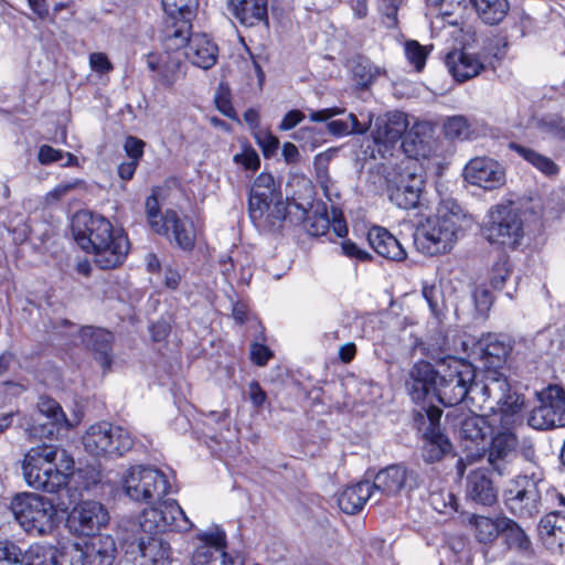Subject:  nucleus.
<instances>
[{
  "label": "nucleus",
  "mask_w": 565,
  "mask_h": 565,
  "mask_svg": "<svg viewBox=\"0 0 565 565\" xmlns=\"http://www.w3.org/2000/svg\"><path fill=\"white\" fill-rule=\"evenodd\" d=\"M481 392L484 395L486 407L491 412L489 425L492 439L488 461L493 470L504 475L516 455L519 438L515 427L522 424L524 398L500 373L489 374Z\"/></svg>",
  "instance_id": "nucleus-1"
},
{
  "label": "nucleus",
  "mask_w": 565,
  "mask_h": 565,
  "mask_svg": "<svg viewBox=\"0 0 565 565\" xmlns=\"http://www.w3.org/2000/svg\"><path fill=\"white\" fill-rule=\"evenodd\" d=\"M74 239L95 265L103 269L120 266L129 253L128 237L104 216L87 211L77 212L72 221Z\"/></svg>",
  "instance_id": "nucleus-2"
},
{
  "label": "nucleus",
  "mask_w": 565,
  "mask_h": 565,
  "mask_svg": "<svg viewBox=\"0 0 565 565\" xmlns=\"http://www.w3.org/2000/svg\"><path fill=\"white\" fill-rule=\"evenodd\" d=\"M471 225V218L454 199L439 203L436 214L418 224L414 233L417 250L427 256L449 253L465 230Z\"/></svg>",
  "instance_id": "nucleus-3"
},
{
  "label": "nucleus",
  "mask_w": 565,
  "mask_h": 565,
  "mask_svg": "<svg viewBox=\"0 0 565 565\" xmlns=\"http://www.w3.org/2000/svg\"><path fill=\"white\" fill-rule=\"evenodd\" d=\"M74 460L67 451L56 445L41 444L30 448L22 461L26 483L36 490L57 492L68 482Z\"/></svg>",
  "instance_id": "nucleus-4"
},
{
  "label": "nucleus",
  "mask_w": 565,
  "mask_h": 565,
  "mask_svg": "<svg viewBox=\"0 0 565 565\" xmlns=\"http://www.w3.org/2000/svg\"><path fill=\"white\" fill-rule=\"evenodd\" d=\"M440 367L441 372L435 394L441 404L445 406L458 405L466 399L469 392L480 394L484 398L481 392L483 385H473L475 370L470 364L454 359L448 364H440ZM493 373L489 372L484 379Z\"/></svg>",
  "instance_id": "nucleus-5"
},
{
  "label": "nucleus",
  "mask_w": 565,
  "mask_h": 565,
  "mask_svg": "<svg viewBox=\"0 0 565 565\" xmlns=\"http://www.w3.org/2000/svg\"><path fill=\"white\" fill-rule=\"evenodd\" d=\"M10 509L26 532L39 535L51 532L57 516L56 508L50 499L31 492L17 494Z\"/></svg>",
  "instance_id": "nucleus-6"
},
{
  "label": "nucleus",
  "mask_w": 565,
  "mask_h": 565,
  "mask_svg": "<svg viewBox=\"0 0 565 565\" xmlns=\"http://www.w3.org/2000/svg\"><path fill=\"white\" fill-rule=\"evenodd\" d=\"M131 434L108 422L93 424L83 435L84 449L96 458H117L132 449Z\"/></svg>",
  "instance_id": "nucleus-7"
},
{
  "label": "nucleus",
  "mask_w": 565,
  "mask_h": 565,
  "mask_svg": "<svg viewBox=\"0 0 565 565\" xmlns=\"http://www.w3.org/2000/svg\"><path fill=\"white\" fill-rule=\"evenodd\" d=\"M121 488L130 500L152 504L168 493L169 482L164 473L154 467L135 466L124 472Z\"/></svg>",
  "instance_id": "nucleus-8"
},
{
  "label": "nucleus",
  "mask_w": 565,
  "mask_h": 565,
  "mask_svg": "<svg viewBox=\"0 0 565 565\" xmlns=\"http://www.w3.org/2000/svg\"><path fill=\"white\" fill-rule=\"evenodd\" d=\"M544 486L541 471L519 475L511 480L504 491L505 504L510 512L519 518H532L540 513Z\"/></svg>",
  "instance_id": "nucleus-9"
},
{
  "label": "nucleus",
  "mask_w": 565,
  "mask_h": 565,
  "mask_svg": "<svg viewBox=\"0 0 565 565\" xmlns=\"http://www.w3.org/2000/svg\"><path fill=\"white\" fill-rule=\"evenodd\" d=\"M483 235L490 243L515 247L523 237V222L511 203L499 204L489 212Z\"/></svg>",
  "instance_id": "nucleus-10"
},
{
  "label": "nucleus",
  "mask_w": 565,
  "mask_h": 565,
  "mask_svg": "<svg viewBox=\"0 0 565 565\" xmlns=\"http://www.w3.org/2000/svg\"><path fill=\"white\" fill-rule=\"evenodd\" d=\"M139 524L146 534L166 531L188 532L193 527V523L175 500H167L158 507L145 509L140 514Z\"/></svg>",
  "instance_id": "nucleus-11"
},
{
  "label": "nucleus",
  "mask_w": 565,
  "mask_h": 565,
  "mask_svg": "<svg viewBox=\"0 0 565 565\" xmlns=\"http://www.w3.org/2000/svg\"><path fill=\"white\" fill-rule=\"evenodd\" d=\"M167 14L164 21V45L168 50H178L185 43L191 30L190 19L198 0H161Z\"/></svg>",
  "instance_id": "nucleus-12"
},
{
  "label": "nucleus",
  "mask_w": 565,
  "mask_h": 565,
  "mask_svg": "<svg viewBox=\"0 0 565 565\" xmlns=\"http://www.w3.org/2000/svg\"><path fill=\"white\" fill-rule=\"evenodd\" d=\"M541 405L531 412L527 423L535 429L565 426V391L551 385L540 394Z\"/></svg>",
  "instance_id": "nucleus-13"
},
{
  "label": "nucleus",
  "mask_w": 565,
  "mask_h": 565,
  "mask_svg": "<svg viewBox=\"0 0 565 565\" xmlns=\"http://www.w3.org/2000/svg\"><path fill=\"white\" fill-rule=\"evenodd\" d=\"M424 178L417 172V167L408 162L396 180L388 185L390 201L399 209L411 210L419 205L424 189Z\"/></svg>",
  "instance_id": "nucleus-14"
},
{
  "label": "nucleus",
  "mask_w": 565,
  "mask_h": 565,
  "mask_svg": "<svg viewBox=\"0 0 565 565\" xmlns=\"http://www.w3.org/2000/svg\"><path fill=\"white\" fill-rule=\"evenodd\" d=\"M109 522L108 510L98 501H83L71 511L67 524L71 531L81 535H92Z\"/></svg>",
  "instance_id": "nucleus-15"
},
{
  "label": "nucleus",
  "mask_w": 565,
  "mask_h": 565,
  "mask_svg": "<svg viewBox=\"0 0 565 565\" xmlns=\"http://www.w3.org/2000/svg\"><path fill=\"white\" fill-rule=\"evenodd\" d=\"M463 177L470 184L491 191L505 183V169L492 158L476 157L466 164Z\"/></svg>",
  "instance_id": "nucleus-16"
},
{
  "label": "nucleus",
  "mask_w": 565,
  "mask_h": 565,
  "mask_svg": "<svg viewBox=\"0 0 565 565\" xmlns=\"http://www.w3.org/2000/svg\"><path fill=\"white\" fill-rule=\"evenodd\" d=\"M115 543L109 535L93 536L83 545H73V565H111Z\"/></svg>",
  "instance_id": "nucleus-17"
},
{
  "label": "nucleus",
  "mask_w": 565,
  "mask_h": 565,
  "mask_svg": "<svg viewBox=\"0 0 565 565\" xmlns=\"http://www.w3.org/2000/svg\"><path fill=\"white\" fill-rule=\"evenodd\" d=\"M38 411L47 422H41L40 418L34 419L33 424L29 425L25 429L30 439H41L52 436L54 434V426L66 428L71 426L60 404L47 396L40 397Z\"/></svg>",
  "instance_id": "nucleus-18"
},
{
  "label": "nucleus",
  "mask_w": 565,
  "mask_h": 565,
  "mask_svg": "<svg viewBox=\"0 0 565 565\" xmlns=\"http://www.w3.org/2000/svg\"><path fill=\"white\" fill-rule=\"evenodd\" d=\"M375 495H395L404 489H413L417 486V476L414 471H408L402 465H391L380 470L373 483Z\"/></svg>",
  "instance_id": "nucleus-19"
},
{
  "label": "nucleus",
  "mask_w": 565,
  "mask_h": 565,
  "mask_svg": "<svg viewBox=\"0 0 565 565\" xmlns=\"http://www.w3.org/2000/svg\"><path fill=\"white\" fill-rule=\"evenodd\" d=\"M441 367L435 370L434 366L425 361H419L409 370L406 390L413 401L419 402L433 392L435 393Z\"/></svg>",
  "instance_id": "nucleus-20"
},
{
  "label": "nucleus",
  "mask_w": 565,
  "mask_h": 565,
  "mask_svg": "<svg viewBox=\"0 0 565 565\" xmlns=\"http://www.w3.org/2000/svg\"><path fill=\"white\" fill-rule=\"evenodd\" d=\"M182 47H185L184 56L193 65L203 70L211 68L217 61V46L206 34H191L189 31Z\"/></svg>",
  "instance_id": "nucleus-21"
},
{
  "label": "nucleus",
  "mask_w": 565,
  "mask_h": 565,
  "mask_svg": "<svg viewBox=\"0 0 565 565\" xmlns=\"http://www.w3.org/2000/svg\"><path fill=\"white\" fill-rule=\"evenodd\" d=\"M491 431L489 417L470 414L459 422V437L465 443L466 450L472 456H480L484 449V438Z\"/></svg>",
  "instance_id": "nucleus-22"
},
{
  "label": "nucleus",
  "mask_w": 565,
  "mask_h": 565,
  "mask_svg": "<svg viewBox=\"0 0 565 565\" xmlns=\"http://www.w3.org/2000/svg\"><path fill=\"white\" fill-rule=\"evenodd\" d=\"M407 128V116L404 113H387L376 118L372 137L375 143L390 147L405 135Z\"/></svg>",
  "instance_id": "nucleus-23"
},
{
  "label": "nucleus",
  "mask_w": 565,
  "mask_h": 565,
  "mask_svg": "<svg viewBox=\"0 0 565 565\" xmlns=\"http://www.w3.org/2000/svg\"><path fill=\"white\" fill-rule=\"evenodd\" d=\"M225 533L217 529H210L198 534L199 545L192 555V565H217L222 548H225Z\"/></svg>",
  "instance_id": "nucleus-24"
},
{
  "label": "nucleus",
  "mask_w": 565,
  "mask_h": 565,
  "mask_svg": "<svg viewBox=\"0 0 565 565\" xmlns=\"http://www.w3.org/2000/svg\"><path fill=\"white\" fill-rule=\"evenodd\" d=\"M445 65L459 83L478 76L484 68L480 57L463 50H454L445 56Z\"/></svg>",
  "instance_id": "nucleus-25"
},
{
  "label": "nucleus",
  "mask_w": 565,
  "mask_h": 565,
  "mask_svg": "<svg viewBox=\"0 0 565 565\" xmlns=\"http://www.w3.org/2000/svg\"><path fill=\"white\" fill-rule=\"evenodd\" d=\"M166 232H157L159 235L166 236L183 250H192L195 245V231L191 220L180 218L175 211H166Z\"/></svg>",
  "instance_id": "nucleus-26"
},
{
  "label": "nucleus",
  "mask_w": 565,
  "mask_h": 565,
  "mask_svg": "<svg viewBox=\"0 0 565 565\" xmlns=\"http://www.w3.org/2000/svg\"><path fill=\"white\" fill-rule=\"evenodd\" d=\"M282 200L280 192V184L275 181L274 177L268 172L259 173L253 181L249 194L248 205L249 210H254L256 217L260 214L258 209L260 204Z\"/></svg>",
  "instance_id": "nucleus-27"
},
{
  "label": "nucleus",
  "mask_w": 565,
  "mask_h": 565,
  "mask_svg": "<svg viewBox=\"0 0 565 565\" xmlns=\"http://www.w3.org/2000/svg\"><path fill=\"white\" fill-rule=\"evenodd\" d=\"M539 534L552 552H562L565 546V513L554 511L544 515L539 524Z\"/></svg>",
  "instance_id": "nucleus-28"
},
{
  "label": "nucleus",
  "mask_w": 565,
  "mask_h": 565,
  "mask_svg": "<svg viewBox=\"0 0 565 565\" xmlns=\"http://www.w3.org/2000/svg\"><path fill=\"white\" fill-rule=\"evenodd\" d=\"M82 343L92 350L96 359L99 361L104 369H108L111 363L110 350L113 342V334L102 328L83 327L79 331Z\"/></svg>",
  "instance_id": "nucleus-29"
},
{
  "label": "nucleus",
  "mask_w": 565,
  "mask_h": 565,
  "mask_svg": "<svg viewBox=\"0 0 565 565\" xmlns=\"http://www.w3.org/2000/svg\"><path fill=\"white\" fill-rule=\"evenodd\" d=\"M140 565H170V544L158 534H148L139 540Z\"/></svg>",
  "instance_id": "nucleus-30"
},
{
  "label": "nucleus",
  "mask_w": 565,
  "mask_h": 565,
  "mask_svg": "<svg viewBox=\"0 0 565 565\" xmlns=\"http://www.w3.org/2000/svg\"><path fill=\"white\" fill-rule=\"evenodd\" d=\"M257 217L254 210L248 209V215L254 225L264 232H276L282 227L287 216V204L284 200H276L260 204Z\"/></svg>",
  "instance_id": "nucleus-31"
},
{
  "label": "nucleus",
  "mask_w": 565,
  "mask_h": 565,
  "mask_svg": "<svg viewBox=\"0 0 565 565\" xmlns=\"http://www.w3.org/2000/svg\"><path fill=\"white\" fill-rule=\"evenodd\" d=\"M180 49L174 50L175 53H164L161 55H147V65L151 71L158 72L160 82L166 87H171L181 76L182 62L181 55L178 53Z\"/></svg>",
  "instance_id": "nucleus-32"
},
{
  "label": "nucleus",
  "mask_w": 565,
  "mask_h": 565,
  "mask_svg": "<svg viewBox=\"0 0 565 565\" xmlns=\"http://www.w3.org/2000/svg\"><path fill=\"white\" fill-rule=\"evenodd\" d=\"M467 497L481 505L497 502L498 491L483 470L471 471L467 477Z\"/></svg>",
  "instance_id": "nucleus-33"
},
{
  "label": "nucleus",
  "mask_w": 565,
  "mask_h": 565,
  "mask_svg": "<svg viewBox=\"0 0 565 565\" xmlns=\"http://www.w3.org/2000/svg\"><path fill=\"white\" fill-rule=\"evenodd\" d=\"M228 9L244 25L268 23L267 0H228Z\"/></svg>",
  "instance_id": "nucleus-34"
},
{
  "label": "nucleus",
  "mask_w": 565,
  "mask_h": 565,
  "mask_svg": "<svg viewBox=\"0 0 565 565\" xmlns=\"http://www.w3.org/2000/svg\"><path fill=\"white\" fill-rule=\"evenodd\" d=\"M367 239L372 248L382 257L392 260H403L406 252L399 241L383 227H372L369 231Z\"/></svg>",
  "instance_id": "nucleus-35"
},
{
  "label": "nucleus",
  "mask_w": 565,
  "mask_h": 565,
  "mask_svg": "<svg viewBox=\"0 0 565 565\" xmlns=\"http://www.w3.org/2000/svg\"><path fill=\"white\" fill-rule=\"evenodd\" d=\"M375 497L370 481H361L347 487L338 497L339 508L347 514H355Z\"/></svg>",
  "instance_id": "nucleus-36"
},
{
  "label": "nucleus",
  "mask_w": 565,
  "mask_h": 565,
  "mask_svg": "<svg viewBox=\"0 0 565 565\" xmlns=\"http://www.w3.org/2000/svg\"><path fill=\"white\" fill-rule=\"evenodd\" d=\"M504 516L489 518L471 514L468 518V524L473 529V535L480 544L492 545L501 533Z\"/></svg>",
  "instance_id": "nucleus-37"
},
{
  "label": "nucleus",
  "mask_w": 565,
  "mask_h": 565,
  "mask_svg": "<svg viewBox=\"0 0 565 565\" xmlns=\"http://www.w3.org/2000/svg\"><path fill=\"white\" fill-rule=\"evenodd\" d=\"M480 20L488 25L501 23L510 10L508 0H470Z\"/></svg>",
  "instance_id": "nucleus-38"
},
{
  "label": "nucleus",
  "mask_w": 565,
  "mask_h": 565,
  "mask_svg": "<svg viewBox=\"0 0 565 565\" xmlns=\"http://www.w3.org/2000/svg\"><path fill=\"white\" fill-rule=\"evenodd\" d=\"M510 149L515 151L526 162L532 164L541 173L546 177H555L559 172L558 166L548 157L540 153L539 151L515 142L510 143Z\"/></svg>",
  "instance_id": "nucleus-39"
},
{
  "label": "nucleus",
  "mask_w": 565,
  "mask_h": 565,
  "mask_svg": "<svg viewBox=\"0 0 565 565\" xmlns=\"http://www.w3.org/2000/svg\"><path fill=\"white\" fill-rule=\"evenodd\" d=\"M500 535L503 537L509 548L520 553H526L531 550L532 543L524 529L514 520L504 516Z\"/></svg>",
  "instance_id": "nucleus-40"
},
{
  "label": "nucleus",
  "mask_w": 565,
  "mask_h": 565,
  "mask_svg": "<svg viewBox=\"0 0 565 565\" xmlns=\"http://www.w3.org/2000/svg\"><path fill=\"white\" fill-rule=\"evenodd\" d=\"M450 447L449 440L441 433L440 428H426L424 445V458L426 461L434 462L441 459L450 450Z\"/></svg>",
  "instance_id": "nucleus-41"
},
{
  "label": "nucleus",
  "mask_w": 565,
  "mask_h": 565,
  "mask_svg": "<svg viewBox=\"0 0 565 565\" xmlns=\"http://www.w3.org/2000/svg\"><path fill=\"white\" fill-rule=\"evenodd\" d=\"M372 125V115H367V121L361 122L354 114H349L347 119L330 120L327 124L328 131L337 137L348 135H363Z\"/></svg>",
  "instance_id": "nucleus-42"
},
{
  "label": "nucleus",
  "mask_w": 565,
  "mask_h": 565,
  "mask_svg": "<svg viewBox=\"0 0 565 565\" xmlns=\"http://www.w3.org/2000/svg\"><path fill=\"white\" fill-rule=\"evenodd\" d=\"M433 127L427 121H417L412 128L406 131L403 140V148L405 152H414L418 154L426 149V139L431 135Z\"/></svg>",
  "instance_id": "nucleus-43"
},
{
  "label": "nucleus",
  "mask_w": 565,
  "mask_h": 565,
  "mask_svg": "<svg viewBox=\"0 0 565 565\" xmlns=\"http://www.w3.org/2000/svg\"><path fill=\"white\" fill-rule=\"evenodd\" d=\"M481 358L491 366H498L509 355L511 347L495 335L488 338L479 343Z\"/></svg>",
  "instance_id": "nucleus-44"
},
{
  "label": "nucleus",
  "mask_w": 565,
  "mask_h": 565,
  "mask_svg": "<svg viewBox=\"0 0 565 565\" xmlns=\"http://www.w3.org/2000/svg\"><path fill=\"white\" fill-rule=\"evenodd\" d=\"M24 565H61L52 546L31 545L24 553Z\"/></svg>",
  "instance_id": "nucleus-45"
},
{
  "label": "nucleus",
  "mask_w": 565,
  "mask_h": 565,
  "mask_svg": "<svg viewBox=\"0 0 565 565\" xmlns=\"http://www.w3.org/2000/svg\"><path fill=\"white\" fill-rule=\"evenodd\" d=\"M353 76L361 87H367L380 75V68L366 58L359 60L352 67Z\"/></svg>",
  "instance_id": "nucleus-46"
},
{
  "label": "nucleus",
  "mask_w": 565,
  "mask_h": 565,
  "mask_svg": "<svg viewBox=\"0 0 565 565\" xmlns=\"http://www.w3.org/2000/svg\"><path fill=\"white\" fill-rule=\"evenodd\" d=\"M445 136L449 139H467L471 132L470 124L463 116H452L444 122Z\"/></svg>",
  "instance_id": "nucleus-47"
},
{
  "label": "nucleus",
  "mask_w": 565,
  "mask_h": 565,
  "mask_svg": "<svg viewBox=\"0 0 565 565\" xmlns=\"http://www.w3.org/2000/svg\"><path fill=\"white\" fill-rule=\"evenodd\" d=\"M64 156L67 157V161L62 164L63 167L77 166L78 160L73 153H64L63 151L55 149L49 145H43L40 147L38 152V160L41 164H51L53 162L62 160Z\"/></svg>",
  "instance_id": "nucleus-48"
},
{
  "label": "nucleus",
  "mask_w": 565,
  "mask_h": 565,
  "mask_svg": "<svg viewBox=\"0 0 565 565\" xmlns=\"http://www.w3.org/2000/svg\"><path fill=\"white\" fill-rule=\"evenodd\" d=\"M146 214L149 226L152 228L154 233L157 232H166L164 222H166V213H160V205L156 194H152L146 200Z\"/></svg>",
  "instance_id": "nucleus-49"
},
{
  "label": "nucleus",
  "mask_w": 565,
  "mask_h": 565,
  "mask_svg": "<svg viewBox=\"0 0 565 565\" xmlns=\"http://www.w3.org/2000/svg\"><path fill=\"white\" fill-rule=\"evenodd\" d=\"M431 507L439 513L456 512L458 510L457 498L449 491L439 490L429 494Z\"/></svg>",
  "instance_id": "nucleus-50"
},
{
  "label": "nucleus",
  "mask_w": 565,
  "mask_h": 565,
  "mask_svg": "<svg viewBox=\"0 0 565 565\" xmlns=\"http://www.w3.org/2000/svg\"><path fill=\"white\" fill-rule=\"evenodd\" d=\"M24 553L8 540L0 541V565H23Z\"/></svg>",
  "instance_id": "nucleus-51"
},
{
  "label": "nucleus",
  "mask_w": 565,
  "mask_h": 565,
  "mask_svg": "<svg viewBox=\"0 0 565 565\" xmlns=\"http://www.w3.org/2000/svg\"><path fill=\"white\" fill-rule=\"evenodd\" d=\"M404 49L408 62L415 66L417 72L422 71L428 56L426 47L415 40H409L405 43Z\"/></svg>",
  "instance_id": "nucleus-52"
},
{
  "label": "nucleus",
  "mask_w": 565,
  "mask_h": 565,
  "mask_svg": "<svg viewBox=\"0 0 565 565\" xmlns=\"http://www.w3.org/2000/svg\"><path fill=\"white\" fill-rule=\"evenodd\" d=\"M307 232L312 236L324 235L331 228V222L326 213L309 215L305 222Z\"/></svg>",
  "instance_id": "nucleus-53"
},
{
  "label": "nucleus",
  "mask_w": 565,
  "mask_h": 565,
  "mask_svg": "<svg viewBox=\"0 0 565 565\" xmlns=\"http://www.w3.org/2000/svg\"><path fill=\"white\" fill-rule=\"evenodd\" d=\"M318 183L323 191L324 196L333 202L340 198L339 188L335 182L329 175L327 169H319L317 172Z\"/></svg>",
  "instance_id": "nucleus-54"
},
{
  "label": "nucleus",
  "mask_w": 565,
  "mask_h": 565,
  "mask_svg": "<svg viewBox=\"0 0 565 565\" xmlns=\"http://www.w3.org/2000/svg\"><path fill=\"white\" fill-rule=\"evenodd\" d=\"M472 296H473L476 309L481 315H486L490 310V308L493 303L492 294L489 291L488 288L480 285L475 288Z\"/></svg>",
  "instance_id": "nucleus-55"
},
{
  "label": "nucleus",
  "mask_w": 565,
  "mask_h": 565,
  "mask_svg": "<svg viewBox=\"0 0 565 565\" xmlns=\"http://www.w3.org/2000/svg\"><path fill=\"white\" fill-rule=\"evenodd\" d=\"M234 162L243 166L247 170L255 171L259 168L260 160L257 152L252 148H244L242 152L236 153Z\"/></svg>",
  "instance_id": "nucleus-56"
},
{
  "label": "nucleus",
  "mask_w": 565,
  "mask_h": 565,
  "mask_svg": "<svg viewBox=\"0 0 565 565\" xmlns=\"http://www.w3.org/2000/svg\"><path fill=\"white\" fill-rule=\"evenodd\" d=\"M510 275V269L508 267V262L504 258L499 259L497 263H494L492 270H491V277H490V284L494 289H500L505 279Z\"/></svg>",
  "instance_id": "nucleus-57"
},
{
  "label": "nucleus",
  "mask_w": 565,
  "mask_h": 565,
  "mask_svg": "<svg viewBox=\"0 0 565 565\" xmlns=\"http://www.w3.org/2000/svg\"><path fill=\"white\" fill-rule=\"evenodd\" d=\"M401 0H382L381 9L386 18L387 28H395L397 23V11Z\"/></svg>",
  "instance_id": "nucleus-58"
},
{
  "label": "nucleus",
  "mask_w": 565,
  "mask_h": 565,
  "mask_svg": "<svg viewBox=\"0 0 565 565\" xmlns=\"http://www.w3.org/2000/svg\"><path fill=\"white\" fill-rule=\"evenodd\" d=\"M124 148L130 160L139 163V160L143 154L145 142L136 137H128L125 141Z\"/></svg>",
  "instance_id": "nucleus-59"
},
{
  "label": "nucleus",
  "mask_w": 565,
  "mask_h": 565,
  "mask_svg": "<svg viewBox=\"0 0 565 565\" xmlns=\"http://www.w3.org/2000/svg\"><path fill=\"white\" fill-rule=\"evenodd\" d=\"M271 355L269 348L264 344L253 343L250 345V359L259 366L266 365Z\"/></svg>",
  "instance_id": "nucleus-60"
},
{
  "label": "nucleus",
  "mask_w": 565,
  "mask_h": 565,
  "mask_svg": "<svg viewBox=\"0 0 565 565\" xmlns=\"http://www.w3.org/2000/svg\"><path fill=\"white\" fill-rule=\"evenodd\" d=\"M341 249L345 256L361 262H365L371 258L367 252L361 249L355 243L349 239L341 242Z\"/></svg>",
  "instance_id": "nucleus-61"
},
{
  "label": "nucleus",
  "mask_w": 565,
  "mask_h": 565,
  "mask_svg": "<svg viewBox=\"0 0 565 565\" xmlns=\"http://www.w3.org/2000/svg\"><path fill=\"white\" fill-rule=\"evenodd\" d=\"M215 105L220 113L224 116L235 119L236 114L230 100L228 92L222 90L215 96Z\"/></svg>",
  "instance_id": "nucleus-62"
},
{
  "label": "nucleus",
  "mask_w": 565,
  "mask_h": 565,
  "mask_svg": "<svg viewBox=\"0 0 565 565\" xmlns=\"http://www.w3.org/2000/svg\"><path fill=\"white\" fill-rule=\"evenodd\" d=\"M256 138L265 156H270L278 149L279 140L271 134L259 132Z\"/></svg>",
  "instance_id": "nucleus-63"
},
{
  "label": "nucleus",
  "mask_w": 565,
  "mask_h": 565,
  "mask_svg": "<svg viewBox=\"0 0 565 565\" xmlns=\"http://www.w3.org/2000/svg\"><path fill=\"white\" fill-rule=\"evenodd\" d=\"M305 119V114L301 110L294 109L288 111L279 124V129L287 131L295 128Z\"/></svg>",
  "instance_id": "nucleus-64"
}]
</instances>
